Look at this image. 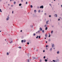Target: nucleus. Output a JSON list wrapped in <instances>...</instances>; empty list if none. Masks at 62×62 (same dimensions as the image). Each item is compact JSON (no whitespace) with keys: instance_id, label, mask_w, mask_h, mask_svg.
<instances>
[{"instance_id":"obj_11","label":"nucleus","mask_w":62,"mask_h":62,"mask_svg":"<svg viewBox=\"0 0 62 62\" xmlns=\"http://www.w3.org/2000/svg\"><path fill=\"white\" fill-rule=\"evenodd\" d=\"M33 58V59H36V58L35 57H32Z\"/></svg>"},{"instance_id":"obj_24","label":"nucleus","mask_w":62,"mask_h":62,"mask_svg":"<svg viewBox=\"0 0 62 62\" xmlns=\"http://www.w3.org/2000/svg\"><path fill=\"white\" fill-rule=\"evenodd\" d=\"M46 57H45V56H44V59H45V58Z\"/></svg>"},{"instance_id":"obj_48","label":"nucleus","mask_w":62,"mask_h":62,"mask_svg":"<svg viewBox=\"0 0 62 62\" xmlns=\"http://www.w3.org/2000/svg\"><path fill=\"white\" fill-rule=\"evenodd\" d=\"M20 31L21 32H22V30H21Z\"/></svg>"},{"instance_id":"obj_61","label":"nucleus","mask_w":62,"mask_h":62,"mask_svg":"<svg viewBox=\"0 0 62 62\" xmlns=\"http://www.w3.org/2000/svg\"><path fill=\"white\" fill-rule=\"evenodd\" d=\"M2 1V0H0V1Z\"/></svg>"},{"instance_id":"obj_55","label":"nucleus","mask_w":62,"mask_h":62,"mask_svg":"<svg viewBox=\"0 0 62 62\" xmlns=\"http://www.w3.org/2000/svg\"><path fill=\"white\" fill-rule=\"evenodd\" d=\"M46 49L47 50V49H48V48H46Z\"/></svg>"},{"instance_id":"obj_44","label":"nucleus","mask_w":62,"mask_h":62,"mask_svg":"<svg viewBox=\"0 0 62 62\" xmlns=\"http://www.w3.org/2000/svg\"><path fill=\"white\" fill-rule=\"evenodd\" d=\"M7 54H8V53H7Z\"/></svg>"},{"instance_id":"obj_37","label":"nucleus","mask_w":62,"mask_h":62,"mask_svg":"<svg viewBox=\"0 0 62 62\" xmlns=\"http://www.w3.org/2000/svg\"><path fill=\"white\" fill-rule=\"evenodd\" d=\"M51 17V16L50 15L49 16V17Z\"/></svg>"},{"instance_id":"obj_39","label":"nucleus","mask_w":62,"mask_h":62,"mask_svg":"<svg viewBox=\"0 0 62 62\" xmlns=\"http://www.w3.org/2000/svg\"><path fill=\"white\" fill-rule=\"evenodd\" d=\"M26 4H27V2H26Z\"/></svg>"},{"instance_id":"obj_38","label":"nucleus","mask_w":62,"mask_h":62,"mask_svg":"<svg viewBox=\"0 0 62 62\" xmlns=\"http://www.w3.org/2000/svg\"><path fill=\"white\" fill-rule=\"evenodd\" d=\"M44 15H46V13H45Z\"/></svg>"},{"instance_id":"obj_10","label":"nucleus","mask_w":62,"mask_h":62,"mask_svg":"<svg viewBox=\"0 0 62 62\" xmlns=\"http://www.w3.org/2000/svg\"><path fill=\"white\" fill-rule=\"evenodd\" d=\"M47 29H48V28L47 27H46L45 28V30H47Z\"/></svg>"},{"instance_id":"obj_46","label":"nucleus","mask_w":62,"mask_h":62,"mask_svg":"<svg viewBox=\"0 0 62 62\" xmlns=\"http://www.w3.org/2000/svg\"><path fill=\"white\" fill-rule=\"evenodd\" d=\"M21 2H23V0H22Z\"/></svg>"},{"instance_id":"obj_13","label":"nucleus","mask_w":62,"mask_h":62,"mask_svg":"<svg viewBox=\"0 0 62 62\" xmlns=\"http://www.w3.org/2000/svg\"><path fill=\"white\" fill-rule=\"evenodd\" d=\"M54 44H53L52 45V47H54Z\"/></svg>"},{"instance_id":"obj_47","label":"nucleus","mask_w":62,"mask_h":62,"mask_svg":"<svg viewBox=\"0 0 62 62\" xmlns=\"http://www.w3.org/2000/svg\"><path fill=\"white\" fill-rule=\"evenodd\" d=\"M36 34H37V33H38V32H36Z\"/></svg>"},{"instance_id":"obj_50","label":"nucleus","mask_w":62,"mask_h":62,"mask_svg":"<svg viewBox=\"0 0 62 62\" xmlns=\"http://www.w3.org/2000/svg\"><path fill=\"white\" fill-rule=\"evenodd\" d=\"M36 51H38V50L37 49L36 50Z\"/></svg>"},{"instance_id":"obj_20","label":"nucleus","mask_w":62,"mask_h":62,"mask_svg":"<svg viewBox=\"0 0 62 62\" xmlns=\"http://www.w3.org/2000/svg\"><path fill=\"white\" fill-rule=\"evenodd\" d=\"M53 62H55V60H53Z\"/></svg>"},{"instance_id":"obj_32","label":"nucleus","mask_w":62,"mask_h":62,"mask_svg":"<svg viewBox=\"0 0 62 62\" xmlns=\"http://www.w3.org/2000/svg\"><path fill=\"white\" fill-rule=\"evenodd\" d=\"M40 12V10H39V13Z\"/></svg>"},{"instance_id":"obj_22","label":"nucleus","mask_w":62,"mask_h":62,"mask_svg":"<svg viewBox=\"0 0 62 62\" xmlns=\"http://www.w3.org/2000/svg\"><path fill=\"white\" fill-rule=\"evenodd\" d=\"M36 35V34L35 33L33 34V36H35Z\"/></svg>"},{"instance_id":"obj_54","label":"nucleus","mask_w":62,"mask_h":62,"mask_svg":"<svg viewBox=\"0 0 62 62\" xmlns=\"http://www.w3.org/2000/svg\"><path fill=\"white\" fill-rule=\"evenodd\" d=\"M61 7L62 8V5H61Z\"/></svg>"},{"instance_id":"obj_25","label":"nucleus","mask_w":62,"mask_h":62,"mask_svg":"<svg viewBox=\"0 0 62 62\" xmlns=\"http://www.w3.org/2000/svg\"><path fill=\"white\" fill-rule=\"evenodd\" d=\"M44 27H46V25H45Z\"/></svg>"},{"instance_id":"obj_16","label":"nucleus","mask_w":62,"mask_h":62,"mask_svg":"<svg viewBox=\"0 0 62 62\" xmlns=\"http://www.w3.org/2000/svg\"><path fill=\"white\" fill-rule=\"evenodd\" d=\"M31 8H33V6H32V5H31Z\"/></svg>"},{"instance_id":"obj_9","label":"nucleus","mask_w":62,"mask_h":62,"mask_svg":"<svg viewBox=\"0 0 62 62\" xmlns=\"http://www.w3.org/2000/svg\"><path fill=\"white\" fill-rule=\"evenodd\" d=\"M45 37H47V34H45Z\"/></svg>"},{"instance_id":"obj_2","label":"nucleus","mask_w":62,"mask_h":62,"mask_svg":"<svg viewBox=\"0 0 62 62\" xmlns=\"http://www.w3.org/2000/svg\"><path fill=\"white\" fill-rule=\"evenodd\" d=\"M40 8H43V6L42 5L40 7Z\"/></svg>"},{"instance_id":"obj_30","label":"nucleus","mask_w":62,"mask_h":62,"mask_svg":"<svg viewBox=\"0 0 62 62\" xmlns=\"http://www.w3.org/2000/svg\"><path fill=\"white\" fill-rule=\"evenodd\" d=\"M51 36V35H50V34H49V36H48V37H50Z\"/></svg>"},{"instance_id":"obj_45","label":"nucleus","mask_w":62,"mask_h":62,"mask_svg":"<svg viewBox=\"0 0 62 62\" xmlns=\"http://www.w3.org/2000/svg\"><path fill=\"white\" fill-rule=\"evenodd\" d=\"M43 52H45V50H43Z\"/></svg>"},{"instance_id":"obj_57","label":"nucleus","mask_w":62,"mask_h":62,"mask_svg":"<svg viewBox=\"0 0 62 62\" xmlns=\"http://www.w3.org/2000/svg\"><path fill=\"white\" fill-rule=\"evenodd\" d=\"M5 41H6V39H5Z\"/></svg>"},{"instance_id":"obj_28","label":"nucleus","mask_w":62,"mask_h":62,"mask_svg":"<svg viewBox=\"0 0 62 62\" xmlns=\"http://www.w3.org/2000/svg\"><path fill=\"white\" fill-rule=\"evenodd\" d=\"M42 62V61L41 60H40V62Z\"/></svg>"},{"instance_id":"obj_18","label":"nucleus","mask_w":62,"mask_h":62,"mask_svg":"<svg viewBox=\"0 0 62 62\" xmlns=\"http://www.w3.org/2000/svg\"><path fill=\"white\" fill-rule=\"evenodd\" d=\"M42 32L43 33H44V30H43L42 31Z\"/></svg>"},{"instance_id":"obj_49","label":"nucleus","mask_w":62,"mask_h":62,"mask_svg":"<svg viewBox=\"0 0 62 62\" xmlns=\"http://www.w3.org/2000/svg\"><path fill=\"white\" fill-rule=\"evenodd\" d=\"M46 43H47V41H46Z\"/></svg>"},{"instance_id":"obj_42","label":"nucleus","mask_w":62,"mask_h":62,"mask_svg":"<svg viewBox=\"0 0 62 62\" xmlns=\"http://www.w3.org/2000/svg\"><path fill=\"white\" fill-rule=\"evenodd\" d=\"M34 12H36V10H35L34 11Z\"/></svg>"},{"instance_id":"obj_7","label":"nucleus","mask_w":62,"mask_h":62,"mask_svg":"<svg viewBox=\"0 0 62 62\" xmlns=\"http://www.w3.org/2000/svg\"><path fill=\"white\" fill-rule=\"evenodd\" d=\"M39 30H41V31H42V29L41 28H39Z\"/></svg>"},{"instance_id":"obj_43","label":"nucleus","mask_w":62,"mask_h":62,"mask_svg":"<svg viewBox=\"0 0 62 62\" xmlns=\"http://www.w3.org/2000/svg\"><path fill=\"white\" fill-rule=\"evenodd\" d=\"M58 21H60V19H58Z\"/></svg>"},{"instance_id":"obj_63","label":"nucleus","mask_w":62,"mask_h":62,"mask_svg":"<svg viewBox=\"0 0 62 62\" xmlns=\"http://www.w3.org/2000/svg\"><path fill=\"white\" fill-rule=\"evenodd\" d=\"M54 0V1H55V0Z\"/></svg>"},{"instance_id":"obj_1","label":"nucleus","mask_w":62,"mask_h":62,"mask_svg":"<svg viewBox=\"0 0 62 62\" xmlns=\"http://www.w3.org/2000/svg\"><path fill=\"white\" fill-rule=\"evenodd\" d=\"M9 17L8 16L7 17V18L6 19V20L7 21H8V20H9Z\"/></svg>"},{"instance_id":"obj_34","label":"nucleus","mask_w":62,"mask_h":62,"mask_svg":"<svg viewBox=\"0 0 62 62\" xmlns=\"http://www.w3.org/2000/svg\"><path fill=\"white\" fill-rule=\"evenodd\" d=\"M11 42H12V41L11 42H10V43H11Z\"/></svg>"},{"instance_id":"obj_21","label":"nucleus","mask_w":62,"mask_h":62,"mask_svg":"<svg viewBox=\"0 0 62 62\" xmlns=\"http://www.w3.org/2000/svg\"><path fill=\"white\" fill-rule=\"evenodd\" d=\"M53 31H51V33H52V34H53Z\"/></svg>"},{"instance_id":"obj_27","label":"nucleus","mask_w":62,"mask_h":62,"mask_svg":"<svg viewBox=\"0 0 62 62\" xmlns=\"http://www.w3.org/2000/svg\"><path fill=\"white\" fill-rule=\"evenodd\" d=\"M27 44L28 45L29 44V42H28V43H27Z\"/></svg>"},{"instance_id":"obj_52","label":"nucleus","mask_w":62,"mask_h":62,"mask_svg":"<svg viewBox=\"0 0 62 62\" xmlns=\"http://www.w3.org/2000/svg\"><path fill=\"white\" fill-rule=\"evenodd\" d=\"M49 5H50V6H51V4H50Z\"/></svg>"},{"instance_id":"obj_14","label":"nucleus","mask_w":62,"mask_h":62,"mask_svg":"<svg viewBox=\"0 0 62 62\" xmlns=\"http://www.w3.org/2000/svg\"><path fill=\"white\" fill-rule=\"evenodd\" d=\"M21 42L22 43H23V40H21Z\"/></svg>"},{"instance_id":"obj_36","label":"nucleus","mask_w":62,"mask_h":62,"mask_svg":"<svg viewBox=\"0 0 62 62\" xmlns=\"http://www.w3.org/2000/svg\"><path fill=\"white\" fill-rule=\"evenodd\" d=\"M0 11L1 12H2V11H1V9H0Z\"/></svg>"},{"instance_id":"obj_5","label":"nucleus","mask_w":62,"mask_h":62,"mask_svg":"<svg viewBox=\"0 0 62 62\" xmlns=\"http://www.w3.org/2000/svg\"><path fill=\"white\" fill-rule=\"evenodd\" d=\"M27 62H29V59H27Z\"/></svg>"},{"instance_id":"obj_26","label":"nucleus","mask_w":62,"mask_h":62,"mask_svg":"<svg viewBox=\"0 0 62 62\" xmlns=\"http://www.w3.org/2000/svg\"><path fill=\"white\" fill-rule=\"evenodd\" d=\"M16 4V2L15 1L14 3V4Z\"/></svg>"},{"instance_id":"obj_19","label":"nucleus","mask_w":62,"mask_h":62,"mask_svg":"<svg viewBox=\"0 0 62 62\" xmlns=\"http://www.w3.org/2000/svg\"><path fill=\"white\" fill-rule=\"evenodd\" d=\"M39 39H40V36H39Z\"/></svg>"},{"instance_id":"obj_31","label":"nucleus","mask_w":62,"mask_h":62,"mask_svg":"<svg viewBox=\"0 0 62 62\" xmlns=\"http://www.w3.org/2000/svg\"><path fill=\"white\" fill-rule=\"evenodd\" d=\"M48 41H51V40H50V39H48Z\"/></svg>"},{"instance_id":"obj_56","label":"nucleus","mask_w":62,"mask_h":62,"mask_svg":"<svg viewBox=\"0 0 62 62\" xmlns=\"http://www.w3.org/2000/svg\"><path fill=\"white\" fill-rule=\"evenodd\" d=\"M0 32H1V31H0Z\"/></svg>"},{"instance_id":"obj_6","label":"nucleus","mask_w":62,"mask_h":62,"mask_svg":"<svg viewBox=\"0 0 62 62\" xmlns=\"http://www.w3.org/2000/svg\"><path fill=\"white\" fill-rule=\"evenodd\" d=\"M45 62H47V61H48V60H47V59H45Z\"/></svg>"},{"instance_id":"obj_3","label":"nucleus","mask_w":62,"mask_h":62,"mask_svg":"<svg viewBox=\"0 0 62 62\" xmlns=\"http://www.w3.org/2000/svg\"><path fill=\"white\" fill-rule=\"evenodd\" d=\"M59 62V60L57 59L55 60V62Z\"/></svg>"},{"instance_id":"obj_53","label":"nucleus","mask_w":62,"mask_h":62,"mask_svg":"<svg viewBox=\"0 0 62 62\" xmlns=\"http://www.w3.org/2000/svg\"><path fill=\"white\" fill-rule=\"evenodd\" d=\"M45 39H46V38H45Z\"/></svg>"},{"instance_id":"obj_62","label":"nucleus","mask_w":62,"mask_h":62,"mask_svg":"<svg viewBox=\"0 0 62 62\" xmlns=\"http://www.w3.org/2000/svg\"><path fill=\"white\" fill-rule=\"evenodd\" d=\"M8 6H9V4H8Z\"/></svg>"},{"instance_id":"obj_23","label":"nucleus","mask_w":62,"mask_h":62,"mask_svg":"<svg viewBox=\"0 0 62 62\" xmlns=\"http://www.w3.org/2000/svg\"><path fill=\"white\" fill-rule=\"evenodd\" d=\"M46 24H48V21H47L46 22Z\"/></svg>"},{"instance_id":"obj_51","label":"nucleus","mask_w":62,"mask_h":62,"mask_svg":"<svg viewBox=\"0 0 62 62\" xmlns=\"http://www.w3.org/2000/svg\"><path fill=\"white\" fill-rule=\"evenodd\" d=\"M38 8H39V7H38Z\"/></svg>"},{"instance_id":"obj_29","label":"nucleus","mask_w":62,"mask_h":62,"mask_svg":"<svg viewBox=\"0 0 62 62\" xmlns=\"http://www.w3.org/2000/svg\"><path fill=\"white\" fill-rule=\"evenodd\" d=\"M40 31H37L38 33H39V32Z\"/></svg>"},{"instance_id":"obj_33","label":"nucleus","mask_w":62,"mask_h":62,"mask_svg":"<svg viewBox=\"0 0 62 62\" xmlns=\"http://www.w3.org/2000/svg\"><path fill=\"white\" fill-rule=\"evenodd\" d=\"M25 41H25V40H24V42H25Z\"/></svg>"},{"instance_id":"obj_58","label":"nucleus","mask_w":62,"mask_h":62,"mask_svg":"<svg viewBox=\"0 0 62 62\" xmlns=\"http://www.w3.org/2000/svg\"><path fill=\"white\" fill-rule=\"evenodd\" d=\"M47 22H49V20H48V21Z\"/></svg>"},{"instance_id":"obj_60","label":"nucleus","mask_w":62,"mask_h":62,"mask_svg":"<svg viewBox=\"0 0 62 62\" xmlns=\"http://www.w3.org/2000/svg\"><path fill=\"white\" fill-rule=\"evenodd\" d=\"M10 1L11 2V0H10Z\"/></svg>"},{"instance_id":"obj_59","label":"nucleus","mask_w":62,"mask_h":62,"mask_svg":"<svg viewBox=\"0 0 62 62\" xmlns=\"http://www.w3.org/2000/svg\"><path fill=\"white\" fill-rule=\"evenodd\" d=\"M53 49H55V48H53Z\"/></svg>"},{"instance_id":"obj_64","label":"nucleus","mask_w":62,"mask_h":62,"mask_svg":"<svg viewBox=\"0 0 62 62\" xmlns=\"http://www.w3.org/2000/svg\"><path fill=\"white\" fill-rule=\"evenodd\" d=\"M34 50H35V48H34Z\"/></svg>"},{"instance_id":"obj_40","label":"nucleus","mask_w":62,"mask_h":62,"mask_svg":"<svg viewBox=\"0 0 62 62\" xmlns=\"http://www.w3.org/2000/svg\"><path fill=\"white\" fill-rule=\"evenodd\" d=\"M12 11V13L13 14V12H14V11Z\"/></svg>"},{"instance_id":"obj_8","label":"nucleus","mask_w":62,"mask_h":62,"mask_svg":"<svg viewBox=\"0 0 62 62\" xmlns=\"http://www.w3.org/2000/svg\"><path fill=\"white\" fill-rule=\"evenodd\" d=\"M50 51H52V48H51L50 49Z\"/></svg>"},{"instance_id":"obj_4","label":"nucleus","mask_w":62,"mask_h":62,"mask_svg":"<svg viewBox=\"0 0 62 62\" xmlns=\"http://www.w3.org/2000/svg\"><path fill=\"white\" fill-rule=\"evenodd\" d=\"M54 17H57V15L56 14H55L54 15Z\"/></svg>"},{"instance_id":"obj_12","label":"nucleus","mask_w":62,"mask_h":62,"mask_svg":"<svg viewBox=\"0 0 62 62\" xmlns=\"http://www.w3.org/2000/svg\"><path fill=\"white\" fill-rule=\"evenodd\" d=\"M19 6H22V4H19Z\"/></svg>"},{"instance_id":"obj_17","label":"nucleus","mask_w":62,"mask_h":62,"mask_svg":"<svg viewBox=\"0 0 62 62\" xmlns=\"http://www.w3.org/2000/svg\"><path fill=\"white\" fill-rule=\"evenodd\" d=\"M59 53V51H58V52H57V53L58 54Z\"/></svg>"},{"instance_id":"obj_41","label":"nucleus","mask_w":62,"mask_h":62,"mask_svg":"<svg viewBox=\"0 0 62 62\" xmlns=\"http://www.w3.org/2000/svg\"><path fill=\"white\" fill-rule=\"evenodd\" d=\"M19 48L21 49V46L19 47Z\"/></svg>"},{"instance_id":"obj_35","label":"nucleus","mask_w":62,"mask_h":62,"mask_svg":"<svg viewBox=\"0 0 62 62\" xmlns=\"http://www.w3.org/2000/svg\"><path fill=\"white\" fill-rule=\"evenodd\" d=\"M48 45H46V47H48Z\"/></svg>"},{"instance_id":"obj_15","label":"nucleus","mask_w":62,"mask_h":62,"mask_svg":"<svg viewBox=\"0 0 62 62\" xmlns=\"http://www.w3.org/2000/svg\"><path fill=\"white\" fill-rule=\"evenodd\" d=\"M38 37H39V36L37 35V37H36V39H38Z\"/></svg>"}]
</instances>
